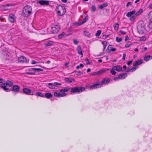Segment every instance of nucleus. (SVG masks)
<instances>
[{
  "label": "nucleus",
  "mask_w": 152,
  "mask_h": 152,
  "mask_svg": "<svg viewBox=\"0 0 152 152\" xmlns=\"http://www.w3.org/2000/svg\"><path fill=\"white\" fill-rule=\"evenodd\" d=\"M85 90V88L83 87H75L72 88L70 87H65L64 88L60 89L59 92H60L61 94L63 93L64 94L65 96L66 94L65 92H67L69 90H70L72 93H80L84 91Z\"/></svg>",
  "instance_id": "f257e3e1"
},
{
  "label": "nucleus",
  "mask_w": 152,
  "mask_h": 152,
  "mask_svg": "<svg viewBox=\"0 0 152 152\" xmlns=\"http://www.w3.org/2000/svg\"><path fill=\"white\" fill-rule=\"evenodd\" d=\"M32 7L29 5L26 6L23 9L22 15L25 17L29 16L32 13Z\"/></svg>",
  "instance_id": "f03ea898"
},
{
  "label": "nucleus",
  "mask_w": 152,
  "mask_h": 152,
  "mask_svg": "<svg viewBox=\"0 0 152 152\" xmlns=\"http://www.w3.org/2000/svg\"><path fill=\"white\" fill-rule=\"evenodd\" d=\"M56 10L57 12L58 15L60 16H62L64 15L66 11L65 8L61 5H59L56 7Z\"/></svg>",
  "instance_id": "7ed1b4c3"
},
{
  "label": "nucleus",
  "mask_w": 152,
  "mask_h": 152,
  "mask_svg": "<svg viewBox=\"0 0 152 152\" xmlns=\"http://www.w3.org/2000/svg\"><path fill=\"white\" fill-rule=\"evenodd\" d=\"M145 24L142 22H140L137 25V29L138 33L140 34H143L145 31Z\"/></svg>",
  "instance_id": "20e7f679"
},
{
  "label": "nucleus",
  "mask_w": 152,
  "mask_h": 152,
  "mask_svg": "<svg viewBox=\"0 0 152 152\" xmlns=\"http://www.w3.org/2000/svg\"><path fill=\"white\" fill-rule=\"evenodd\" d=\"M29 70L31 72H27L26 73L29 75H31L35 74V72H38L39 71H43L42 69L38 68H31Z\"/></svg>",
  "instance_id": "39448f33"
},
{
  "label": "nucleus",
  "mask_w": 152,
  "mask_h": 152,
  "mask_svg": "<svg viewBox=\"0 0 152 152\" xmlns=\"http://www.w3.org/2000/svg\"><path fill=\"white\" fill-rule=\"evenodd\" d=\"M60 28L58 25H55L51 28V31L53 34L57 33L59 31Z\"/></svg>",
  "instance_id": "423d86ee"
},
{
  "label": "nucleus",
  "mask_w": 152,
  "mask_h": 152,
  "mask_svg": "<svg viewBox=\"0 0 152 152\" xmlns=\"http://www.w3.org/2000/svg\"><path fill=\"white\" fill-rule=\"evenodd\" d=\"M18 61L19 62L21 63H27L28 62L27 58L23 56L19 57L18 58Z\"/></svg>",
  "instance_id": "0eeeda50"
},
{
  "label": "nucleus",
  "mask_w": 152,
  "mask_h": 152,
  "mask_svg": "<svg viewBox=\"0 0 152 152\" xmlns=\"http://www.w3.org/2000/svg\"><path fill=\"white\" fill-rule=\"evenodd\" d=\"M37 2L42 5L47 6L49 4V1L45 0H39Z\"/></svg>",
  "instance_id": "6e6552de"
},
{
  "label": "nucleus",
  "mask_w": 152,
  "mask_h": 152,
  "mask_svg": "<svg viewBox=\"0 0 152 152\" xmlns=\"http://www.w3.org/2000/svg\"><path fill=\"white\" fill-rule=\"evenodd\" d=\"M0 87L6 92H9L10 91V90L9 89V88H8V86L6 83H3L1 84Z\"/></svg>",
  "instance_id": "1a4fd4ad"
},
{
  "label": "nucleus",
  "mask_w": 152,
  "mask_h": 152,
  "mask_svg": "<svg viewBox=\"0 0 152 152\" xmlns=\"http://www.w3.org/2000/svg\"><path fill=\"white\" fill-rule=\"evenodd\" d=\"M15 17L13 14H10L8 18V19L10 22L12 23H14L15 21Z\"/></svg>",
  "instance_id": "9d476101"
},
{
  "label": "nucleus",
  "mask_w": 152,
  "mask_h": 152,
  "mask_svg": "<svg viewBox=\"0 0 152 152\" xmlns=\"http://www.w3.org/2000/svg\"><path fill=\"white\" fill-rule=\"evenodd\" d=\"M20 89V88L19 86L17 85H15L13 86L11 91L15 92L18 93L19 92Z\"/></svg>",
  "instance_id": "9b49d317"
},
{
  "label": "nucleus",
  "mask_w": 152,
  "mask_h": 152,
  "mask_svg": "<svg viewBox=\"0 0 152 152\" xmlns=\"http://www.w3.org/2000/svg\"><path fill=\"white\" fill-rule=\"evenodd\" d=\"M53 95L55 96L56 97H64L65 96V94L64 93L61 94L59 91H57L55 92L53 94Z\"/></svg>",
  "instance_id": "f8f14e48"
},
{
  "label": "nucleus",
  "mask_w": 152,
  "mask_h": 152,
  "mask_svg": "<svg viewBox=\"0 0 152 152\" xmlns=\"http://www.w3.org/2000/svg\"><path fill=\"white\" fill-rule=\"evenodd\" d=\"M102 86V84H97L92 86L90 87V89H95L97 88L101 87Z\"/></svg>",
  "instance_id": "ddd939ff"
},
{
  "label": "nucleus",
  "mask_w": 152,
  "mask_h": 152,
  "mask_svg": "<svg viewBox=\"0 0 152 152\" xmlns=\"http://www.w3.org/2000/svg\"><path fill=\"white\" fill-rule=\"evenodd\" d=\"M110 82V80L108 78H105L103 79L102 81V84H105L109 83Z\"/></svg>",
  "instance_id": "4468645a"
},
{
  "label": "nucleus",
  "mask_w": 152,
  "mask_h": 152,
  "mask_svg": "<svg viewBox=\"0 0 152 152\" xmlns=\"http://www.w3.org/2000/svg\"><path fill=\"white\" fill-rule=\"evenodd\" d=\"M122 67L120 66H114L113 67V69L116 70L118 72L121 71L122 70Z\"/></svg>",
  "instance_id": "2eb2a0df"
},
{
  "label": "nucleus",
  "mask_w": 152,
  "mask_h": 152,
  "mask_svg": "<svg viewBox=\"0 0 152 152\" xmlns=\"http://www.w3.org/2000/svg\"><path fill=\"white\" fill-rule=\"evenodd\" d=\"M47 86L48 87L51 89H56L57 86L52 83H49Z\"/></svg>",
  "instance_id": "dca6fc26"
},
{
  "label": "nucleus",
  "mask_w": 152,
  "mask_h": 152,
  "mask_svg": "<svg viewBox=\"0 0 152 152\" xmlns=\"http://www.w3.org/2000/svg\"><path fill=\"white\" fill-rule=\"evenodd\" d=\"M109 70V69H107L106 68H103L101 70L98 71V75H99L104 73L105 72Z\"/></svg>",
  "instance_id": "f3484780"
},
{
  "label": "nucleus",
  "mask_w": 152,
  "mask_h": 152,
  "mask_svg": "<svg viewBox=\"0 0 152 152\" xmlns=\"http://www.w3.org/2000/svg\"><path fill=\"white\" fill-rule=\"evenodd\" d=\"M143 62V61L142 60H139L136 61L134 63H133V65L134 66L139 65L142 64Z\"/></svg>",
  "instance_id": "a211bd4d"
},
{
  "label": "nucleus",
  "mask_w": 152,
  "mask_h": 152,
  "mask_svg": "<svg viewBox=\"0 0 152 152\" xmlns=\"http://www.w3.org/2000/svg\"><path fill=\"white\" fill-rule=\"evenodd\" d=\"M127 76V74L123 73L119 75L118 77L120 79H123Z\"/></svg>",
  "instance_id": "6ab92c4d"
},
{
  "label": "nucleus",
  "mask_w": 152,
  "mask_h": 152,
  "mask_svg": "<svg viewBox=\"0 0 152 152\" xmlns=\"http://www.w3.org/2000/svg\"><path fill=\"white\" fill-rule=\"evenodd\" d=\"M65 81L66 82L68 83H72L75 82V81L74 78H65Z\"/></svg>",
  "instance_id": "aec40b11"
},
{
  "label": "nucleus",
  "mask_w": 152,
  "mask_h": 152,
  "mask_svg": "<svg viewBox=\"0 0 152 152\" xmlns=\"http://www.w3.org/2000/svg\"><path fill=\"white\" fill-rule=\"evenodd\" d=\"M3 54L4 55V58L7 59L9 58V53L8 52L6 51H4Z\"/></svg>",
  "instance_id": "412c9836"
},
{
  "label": "nucleus",
  "mask_w": 152,
  "mask_h": 152,
  "mask_svg": "<svg viewBox=\"0 0 152 152\" xmlns=\"http://www.w3.org/2000/svg\"><path fill=\"white\" fill-rule=\"evenodd\" d=\"M136 12V11L135 10H132V11L129 12L127 13L126 14V15L128 17H131Z\"/></svg>",
  "instance_id": "4be33fe9"
},
{
  "label": "nucleus",
  "mask_w": 152,
  "mask_h": 152,
  "mask_svg": "<svg viewBox=\"0 0 152 152\" xmlns=\"http://www.w3.org/2000/svg\"><path fill=\"white\" fill-rule=\"evenodd\" d=\"M152 59V56H146L144 57V60L146 61Z\"/></svg>",
  "instance_id": "5701e85b"
},
{
  "label": "nucleus",
  "mask_w": 152,
  "mask_h": 152,
  "mask_svg": "<svg viewBox=\"0 0 152 152\" xmlns=\"http://www.w3.org/2000/svg\"><path fill=\"white\" fill-rule=\"evenodd\" d=\"M107 4L106 3H104L102 4L99 6V8L100 9H103L104 7L107 6Z\"/></svg>",
  "instance_id": "b1692460"
},
{
  "label": "nucleus",
  "mask_w": 152,
  "mask_h": 152,
  "mask_svg": "<svg viewBox=\"0 0 152 152\" xmlns=\"http://www.w3.org/2000/svg\"><path fill=\"white\" fill-rule=\"evenodd\" d=\"M23 91L25 93L27 94H29L31 92L30 89L27 88H24L23 89Z\"/></svg>",
  "instance_id": "393cba45"
},
{
  "label": "nucleus",
  "mask_w": 152,
  "mask_h": 152,
  "mask_svg": "<svg viewBox=\"0 0 152 152\" xmlns=\"http://www.w3.org/2000/svg\"><path fill=\"white\" fill-rule=\"evenodd\" d=\"M53 42L52 41H50L49 42H46L44 44L45 46L46 47H48L49 46H50L53 44Z\"/></svg>",
  "instance_id": "a878e982"
},
{
  "label": "nucleus",
  "mask_w": 152,
  "mask_h": 152,
  "mask_svg": "<svg viewBox=\"0 0 152 152\" xmlns=\"http://www.w3.org/2000/svg\"><path fill=\"white\" fill-rule=\"evenodd\" d=\"M44 96L45 97L47 98H49L53 97V95L49 93H45Z\"/></svg>",
  "instance_id": "bb28decb"
},
{
  "label": "nucleus",
  "mask_w": 152,
  "mask_h": 152,
  "mask_svg": "<svg viewBox=\"0 0 152 152\" xmlns=\"http://www.w3.org/2000/svg\"><path fill=\"white\" fill-rule=\"evenodd\" d=\"M83 34L84 35L87 37H90L91 36V34L89 33V32H88L86 31H83Z\"/></svg>",
  "instance_id": "cd10ccee"
},
{
  "label": "nucleus",
  "mask_w": 152,
  "mask_h": 152,
  "mask_svg": "<svg viewBox=\"0 0 152 152\" xmlns=\"http://www.w3.org/2000/svg\"><path fill=\"white\" fill-rule=\"evenodd\" d=\"M65 35V33L64 32H62L61 34H60L58 36V39H62Z\"/></svg>",
  "instance_id": "c85d7f7f"
},
{
  "label": "nucleus",
  "mask_w": 152,
  "mask_h": 152,
  "mask_svg": "<svg viewBox=\"0 0 152 152\" xmlns=\"http://www.w3.org/2000/svg\"><path fill=\"white\" fill-rule=\"evenodd\" d=\"M147 30H152V22H150L148 23L147 26Z\"/></svg>",
  "instance_id": "c756f323"
},
{
  "label": "nucleus",
  "mask_w": 152,
  "mask_h": 152,
  "mask_svg": "<svg viewBox=\"0 0 152 152\" xmlns=\"http://www.w3.org/2000/svg\"><path fill=\"white\" fill-rule=\"evenodd\" d=\"M143 12V10L142 9L140 10L137 11L135 13L136 16H138L141 14Z\"/></svg>",
  "instance_id": "7c9ffc66"
},
{
  "label": "nucleus",
  "mask_w": 152,
  "mask_h": 152,
  "mask_svg": "<svg viewBox=\"0 0 152 152\" xmlns=\"http://www.w3.org/2000/svg\"><path fill=\"white\" fill-rule=\"evenodd\" d=\"M6 84H7V86H9V87L12 86L13 84V83L12 82L9 80L7 81L6 82Z\"/></svg>",
  "instance_id": "2f4dec72"
},
{
  "label": "nucleus",
  "mask_w": 152,
  "mask_h": 152,
  "mask_svg": "<svg viewBox=\"0 0 152 152\" xmlns=\"http://www.w3.org/2000/svg\"><path fill=\"white\" fill-rule=\"evenodd\" d=\"M88 15H87L84 18L82 21V24H84L88 20Z\"/></svg>",
  "instance_id": "473e14b6"
},
{
  "label": "nucleus",
  "mask_w": 152,
  "mask_h": 152,
  "mask_svg": "<svg viewBox=\"0 0 152 152\" xmlns=\"http://www.w3.org/2000/svg\"><path fill=\"white\" fill-rule=\"evenodd\" d=\"M77 50L78 54L81 55V57H83V55L81 48H77Z\"/></svg>",
  "instance_id": "72a5a7b5"
},
{
  "label": "nucleus",
  "mask_w": 152,
  "mask_h": 152,
  "mask_svg": "<svg viewBox=\"0 0 152 152\" xmlns=\"http://www.w3.org/2000/svg\"><path fill=\"white\" fill-rule=\"evenodd\" d=\"M10 5V4H5L4 5H3L2 6V7H3V8H4V10H7L9 9L7 7L9 6Z\"/></svg>",
  "instance_id": "f704fd0d"
},
{
  "label": "nucleus",
  "mask_w": 152,
  "mask_h": 152,
  "mask_svg": "<svg viewBox=\"0 0 152 152\" xmlns=\"http://www.w3.org/2000/svg\"><path fill=\"white\" fill-rule=\"evenodd\" d=\"M119 24L117 23H116L114 25V28L115 30H117L118 28Z\"/></svg>",
  "instance_id": "c9c22d12"
},
{
  "label": "nucleus",
  "mask_w": 152,
  "mask_h": 152,
  "mask_svg": "<svg viewBox=\"0 0 152 152\" xmlns=\"http://www.w3.org/2000/svg\"><path fill=\"white\" fill-rule=\"evenodd\" d=\"M85 61L86 62V64L87 65L90 64L91 63V61H90L88 58H86L85 59Z\"/></svg>",
  "instance_id": "e433bc0d"
},
{
  "label": "nucleus",
  "mask_w": 152,
  "mask_h": 152,
  "mask_svg": "<svg viewBox=\"0 0 152 152\" xmlns=\"http://www.w3.org/2000/svg\"><path fill=\"white\" fill-rule=\"evenodd\" d=\"M36 95H37L40 96L41 97H44L45 96L44 95H43V94H42V93L40 92H37L36 93Z\"/></svg>",
  "instance_id": "4c0bfd02"
},
{
  "label": "nucleus",
  "mask_w": 152,
  "mask_h": 152,
  "mask_svg": "<svg viewBox=\"0 0 152 152\" xmlns=\"http://www.w3.org/2000/svg\"><path fill=\"white\" fill-rule=\"evenodd\" d=\"M96 7H95V6H94V5H92L91 6V11L92 12H93L95 11L96 10Z\"/></svg>",
  "instance_id": "58836bf2"
},
{
  "label": "nucleus",
  "mask_w": 152,
  "mask_h": 152,
  "mask_svg": "<svg viewBox=\"0 0 152 152\" xmlns=\"http://www.w3.org/2000/svg\"><path fill=\"white\" fill-rule=\"evenodd\" d=\"M122 40V38H119L118 37H117L116 38V40L118 42H120Z\"/></svg>",
  "instance_id": "ea45409f"
},
{
  "label": "nucleus",
  "mask_w": 152,
  "mask_h": 152,
  "mask_svg": "<svg viewBox=\"0 0 152 152\" xmlns=\"http://www.w3.org/2000/svg\"><path fill=\"white\" fill-rule=\"evenodd\" d=\"M101 31L100 30H98L97 33H96L95 36L96 37H99L101 33Z\"/></svg>",
  "instance_id": "a19ab883"
},
{
  "label": "nucleus",
  "mask_w": 152,
  "mask_h": 152,
  "mask_svg": "<svg viewBox=\"0 0 152 152\" xmlns=\"http://www.w3.org/2000/svg\"><path fill=\"white\" fill-rule=\"evenodd\" d=\"M102 44L103 45L104 48H106L107 45V43L106 41H104L102 42Z\"/></svg>",
  "instance_id": "79ce46f5"
},
{
  "label": "nucleus",
  "mask_w": 152,
  "mask_h": 152,
  "mask_svg": "<svg viewBox=\"0 0 152 152\" xmlns=\"http://www.w3.org/2000/svg\"><path fill=\"white\" fill-rule=\"evenodd\" d=\"M115 70L113 69L112 68V70L110 71V72L113 75H115L116 73V72L115 71Z\"/></svg>",
  "instance_id": "37998d69"
},
{
  "label": "nucleus",
  "mask_w": 152,
  "mask_h": 152,
  "mask_svg": "<svg viewBox=\"0 0 152 152\" xmlns=\"http://www.w3.org/2000/svg\"><path fill=\"white\" fill-rule=\"evenodd\" d=\"M130 17V19L131 21L133 20L135 18V16L134 15Z\"/></svg>",
  "instance_id": "c03bdc74"
},
{
  "label": "nucleus",
  "mask_w": 152,
  "mask_h": 152,
  "mask_svg": "<svg viewBox=\"0 0 152 152\" xmlns=\"http://www.w3.org/2000/svg\"><path fill=\"white\" fill-rule=\"evenodd\" d=\"M131 45H132V44L131 43H129L126 44L125 46L126 47H130Z\"/></svg>",
  "instance_id": "a18cd8bd"
},
{
  "label": "nucleus",
  "mask_w": 152,
  "mask_h": 152,
  "mask_svg": "<svg viewBox=\"0 0 152 152\" xmlns=\"http://www.w3.org/2000/svg\"><path fill=\"white\" fill-rule=\"evenodd\" d=\"M98 75V71L95 72H94L93 73H92L91 75H93V76H96V75Z\"/></svg>",
  "instance_id": "49530a36"
},
{
  "label": "nucleus",
  "mask_w": 152,
  "mask_h": 152,
  "mask_svg": "<svg viewBox=\"0 0 152 152\" xmlns=\"http://www.w3.org/2000/svg\"><path fill=\"white\" fill-rule=\"evenodd\" d=\"M138 68V66L134 67L131 69L132 72L135 71L136 69H137Z\"/></svg>",
  "instance_id": "de8ad7c7"
},
{
  "label": "nucleus",
  "mask_w": 152,
  "mask_h": 152,
  "mask_svg": "<svg viewBox=\"0 0 152 152\" xmlns=\"http://www.w3.org/2000/svg\"><path fill=\"white\" fill-rule=\"evenodd\" d=\"M82 74V73L80 71H78L76 72V75H80Z\"/></svg>",
  "instance_id": "09e8293b"
},
{
  "label": "nucleus",
  "mask_w": 152,
  "mask_h": 152,
  "mask_svg": "<svg viewBox=\"0 0 152 152\" xmlns=\"http://www.w3.org/2000/svg\"><path fill=\"white\" fill-rule=\"evenodd\" d=\"M82 24V22H77L75 24L76 26H79L81 25V24Z\"/></svg>",
  "instance_id": "8fccbe9b"
},
{
  "label": "nucleus",
  "mask_w": 152,
  "mask_h": 152,
  "mask_svg": "<svg viewBox=\"0 0 152 152\" xmlns=\"http://www.w3.org/2000/svg\"><path fill=\"white\" fill-rule=\"evenodd\" d=\"M105 51L107 53H109L111 52V49H110L109 48H107Z\"/></svg>",
  "instance_id": "3c124183"
},
{
  "label": "nucleus",
  "mask_w": 152,
  "mask_h": 152,
  "mask_svg": "<svg viewBox=\"0 0 152 152\" xmlns=\"http://www.w3.org/2000/svg\"><path fill=\"white\" fill-rule=\"evenodd\" d=\"M132 5V2H128L126 5V7H128L129 6H131Z\"/></svg>",
  "instance_id": "603ef678"
},
{
  "label": "nucleus",
  "mask_w": 152,
  "mask_h": 152,
  "mask_svg": "<svg viewBox=\"0 0 152 152\" xmlns=\"http://www.w3.org/2000/svg\"><path fill=\"white\" fill-rule=\"evenodd\" d=\"M119 32L120 33H121V34H126V33L124 31H122V30H120L119 31Z\"/></svg>",
  "instance_id": "864d4df0"
},
{
  "label": "nucleus",
  "mask_w": 152,
  "mask_h": 152,
  "mask_svg": "<svg viewBox=\"0 0 152 152\" xmlns=\"http://www.w3.org/2000/svg\"><path fill=\"white\" fill-rule=\"evenodd\" d=\"M126 54L125 53H123V58H122V59L123 60H125V57H126Z\"/></svg>",
  "instance_id": "5fc2aeb1"
},
{
  "label": "nucleus",
  "mask_w": 152,
  "mask_h": 152,
  "mask_svg": "<svg viewBox=\"0 0 152 152\" xmlns=\"http://www.w3.org/2000/svg\"><path fill=\"white\" fill-rule=\"evenodd\" d=\"M73 42L74 43L75 45H77L78 43V42L76 40H74Z\"/></svg>",
  "instance_id": "6e6d98bb"
},
{
  "label": "nucleus",
  "mask_w": 152,
  "mask_h": 152,
  "mask_svg": "<svg viewBox=\"0 0 152 152\" xmlns=\"http://www.w3.org/2000/svg\"><path fill=\"white\" fill-rule=\"evenodd\" d=\"M108 36V35H102V38L103 39H104L107 38Z\"/></svg>",
  "instance_id": "4d7b16f0"
},
{
  "label": "nucleus",
  "mask_w": 152,
  "mask_h": 152,
  "mask_svg": "<svg viewBox=\"0 0 152 152\" xmlns=\"http://www.w3.org/2000/svg\"><path fill=\"white\" fill-rule=\"evenodd\" d=\"M54 84L55 85H59V86H61V84L59 83L58 82H55L54 83Z\"/></svg>",
  "instance_id": "13d9d810"
},
{
  "label": "nucleus",
  "mask_w": 152,
  "mask_h": 152,
  "mask_svg": "<svg viewBox=\"0 0 152 152\" xmlns=\"http://www.w3.org/2000/svg\"><path fill=\"white\" fill-rule=\"evenodd\" d=\"M133 62L132 60L130 61L129 62H128L127 63V64L128 65H129L130 64Z\"/></svg>",
  "instance_id": "bf43d9fd"
},
{
  "label": "nucleus",
  "mask_w": 152,
  "mask_h": 152,
  "mask_svg": "<svg viewBox=\"0 0 152 152\" xmlns=\"http://www.w3.org/2000/svg\"><path fill=\"white\" fill-rule=\"evenodd\" d=\"M31 64H34L36 63H37V62H36L35 61H34V60H33L31 61Z\"/></svg>",
  "instance_id": "052dcab7"
},
{
  "label": "nucleus",
  "mask_w": 152,
  "mask_h": 152,
  "mask_svg": "<svg viewBox=\"0 0 152 152\" xmlns=\"http://www.w3.org/2000/svg\"><path fill=\"white\" fill-rule=\"evenodd\" d=\"M111 51H114L116 50V48H111Z\"/></svg>",
  "instance_id": "680f3d73"
},
{
  "label": "nucleus",
  "mask_w": 152,
  "mask_h": 152,
  "mask_svg": "<svg viewBox=\"0 0 152 152\" xmlns=\"http://www.w3.org/2000/svg\"><path fill=\"white\" fill-rule=\"evenodd\" d=\"M61 1L64 3H66L67 2V0H61Z\"/></svg>",
  "instance_id": "e2e57ef3"
},
{
  "label": "nucleus",
  "mask_w": 152,
  "mask_h": 152,
  "mask_svg": "<svg viewBox=\"0 0 152 152\" xmlns=\"http://www.w3.org/2000/svg\"><path fill=\"white\" fill-rule=\"evenodd\" d=\"M79 66L80 68H83L84 66V65L82 64H80Z\"/></svg>",
  "instance_id": "0e129e2a"
},
{
  "label": "nucleus",
  "mask_w": 152,
  "mask_h": 152,
  "mask_svg": "<svg viewBox=\"0 0 152 152\" xmlns=\"http://www.w3.org/2000/svg\"><path fill=\"white\" fill-rule=\"evenodd\" d=\"M129 39V37H128V36H126V37L125 39V41H126L127 40H128Z\"/></svg>",
  "instance_id": "69168bd1"
},
{
  "label": "nucleus",
  "mask_w": 152,
  "mask_h": 152,
  "mask_svg": "<svg viewBox=\"0 0 152 152\" xmlns=\"http://www.w3.org/2000/svg\"><path fill=\"white\" fill-rule=\"evenodd\" d=\"M119 79L118 77H115L114 78V80L115 81H116L117 80H118Z\"/></svg>",
  "instance_id": "338daca9"
},
{
  "label": "nucleus",
  "mask_w": 152,
  "mask_h": 152,
  "mask_svg": "<svg viewBox=\"0 0 152 152\" xmlns=\"http://www.w3.org/2000/svg\"><path fill=\"white\" fill-rule=\"evenodd\" d=\"M3 82H4L3 79L0 78V83H3Z\"/></svg>",
  "instance_id": "774afa93"
}]
</instances>
